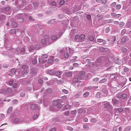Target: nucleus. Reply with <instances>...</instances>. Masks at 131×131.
Returning a JSON list of instances; mask_svg holds the SVG:
<instances>
[{"mask_svg": "<svg viewBox=\"0 0 131 131\" xmlns=\"http://www.w3.org/2000/svg\"><path fill=\"white\" fill-rule=\"evenodd\" d=\"M69 53L70 54H73V53L74 50L72 49V48H69Z\"/></svg>", "mask_w": 131, "mask_h": 131, "instance_id": "40", "label": "nucleus"}, {"mask_svg": "<svg viewBox=\"0 0 131 131\" xmlns=\"http://www.w3.org/2000/svg\"><path fill=\"white\" fill-rule=\"evenodd\" d=\"M5 117V115L4 114H0V118L1 119H2L4 118Z\"/></svg>", "mask_w": 131, "mask_h": 131, "instance_id": "57", "label": "nucleus"}, {"mask_svg": "<svg viewBox=\"0 0 131 131\" xmlns=\"http://www.w3.org/2000/svg\"><path fill=\"white\" fill-rule=\"evenodd\" d=\"M32 86H27L26 88V90L27 91H30L32 89Z\"/></svg>", "mask_w": 131, "mask_h": 131, "instance_id": "41", "label": "nucleus"}, {"mask_svg": "<svg viewBox=\"0 0 131 131\" xmlns=\"http://www.w3.org/2000/svg\"><path fill=\"white\" fill-rule=\"evenodd\" d=\"M38 83L39 84H42L43 83V80L42 79H39L38 80Z\"/></svg>", "mask_w": 131, "mask_h": 131, "instance_id": "64", "label": "nucleus"}, {"mask_svg": "<svg viewBox=\"0 0 131 131\" xmlns=\"http://www.w3.org/2000/svg\"><path fill=\"white\" fill-rule=\"evenodd\" d=\"M14 83V81L13 80H10L9 82V83L10 85H12Z\"/></svg>", "mask_w": 131, "mask_h": 131, "instance_id": "62", "label": "nucleus"}, {"mask_svg": "<svg viewBox=\"0 0 131 131\" xmlns=\"http://www.w3.org/2000/svg\"><path fill=\"white\" fill-rule=\"evenodd\" d=\"M6 90L7 94L11 92L12 90V89L10 88H8Z\"/></svg>", "mask_w": 131, "mask_h": 131, "instance_id": "34", "label": "nucleus"}, {"mask_svg": "<svg viewBox=\"0 0 131 131\" xmlns=\"http://www.w3.org/2000/svg\"><path fill=\"white\" fill-rule=\"evenodd\" d=\"M34 49V47L32 45H30L28 48V50L29 52L33 51Z\"/></svg>", "mask_w": 131, "mask_h": 131, "instance_id": "19", "label": "nucleus"}, {"mask_svg": "<svg viewBox=\"0 0 131 131\" xmlns=\"http://www.w3.org/2000/svg\"><path fill=\"white\" fill-rule=\"evenodd\" d=\"M37 106L36 104H32L31 105L30 108L32 110H34L37 107Z\"/></svg>", "mask_w": 131, "mask_h": 131, "instance_id": "22", "label": "nucleus"}, {"mask_svg": "<svg viewBox=\"0 0 131 131\" xmlns=\"http://www.w3.org/2000/svg\"><path fill=\"white\" fill-rule=\"evenodd\" d=\"M105 102V103L104 104V107L105 108L108 109L111 108H112V106L109 102Z\"/></svg>", "mask_w": 131, "mask_h": 131, "instance_id": "6", "label": "nucleus"}, {"mask_svg": "<svg viewBox=\"0 0 131 131\" xmlns=\"http://www.w3.org/2000/svg\"><path fill=\"white\" fill-rule=\"evenodd\" d=\"M114 61L116 63L118 64H119L120 63V61L119 60V59L118 58H116L115 59Z\"/></svg>", "mask_w": 131, "mask_h": 131, "instance_id": "32", "label": "nucleus"}, {"mask_svg": "<svg viewBox=\"0 0 131 131\" xmlns=\"http://www.w3.org/2000/svg\"><path fill=\"white\" fill-rule=\"evenodd\" d=\"M116 3L115 2H114L112 3H111L110 5V6L111 7H114L116 5Z\"/></svg>", "mask_w": 131, "mask_h": 131, "instance_id": "50", "label": "nucleus"}, {"mask_svg": "<svg viewBox=\"0 0 131 131\" xmlns=\"http://www.w3.org/2000/svg\"><path fill=\"white\" fill-rule=\"evenodd\" d=\"M90 94V93L88 92H86L83 94V96L86 97H88Z\"/></svg>", "mask_w": 131, "mask_h": 131, "instance_id": "25", "label": "nucleus"}, {"mask_svg": "<svg viewBox=\"0 0 131 131\" xmlns=\"http://www.w3.org/2000/svg\"><path fill=\"white\" fill-rule=\"evenodd\" d=\"M57 101L58 102V104L60 105V108H61L62 107V106L63 105V104H61L62 103V100H57Z\"/></svg>", "mask_w": 131, "mask_h": 131, "instance_id": "35", "label": "nucleus"}, {"mask_svg": "<svg viewBox=\"0 0 131 131\" xmlns=\"http://www.w3.org/2000/svg\"><path fill=\"white\" fill-rule=\"evenodd\" d=\"M126 26L128 28L131 27V23H128L126 24Z\"/></svg>", "mask_w": 131, "mask_h": 131, "instance_id": "61", "label": "nucleus"}, {"mask_svg": "<svg viewBox=\"0 0 131 131\" xmlns=\"http://www.w3.org/2000/svg\"><path fill=\"white\" fill-rule=\"evenodd\" d=\"M13 104H16L18 103V100L16 99H14L12 101Z\"/></svg>", "mask_w": 131, "mask_h": 131, "instance_id": "43", "label": "nucleus"}, {"mask_svg": "<svg viewBox=\"0 0 131 131\" xmlns=\"http://www.w3.org/2000/svg\"><path fill=\"white\" fill-rule=\"evenodd\" d=\"M10 7L9 6H7L6 7H5L4 8V10L6 11H9L10 9Z\"/></svg>", "mask_w": 131, "mask_h": 131, "instance_id": "45", "label": "nucleus"}, {"mask_svg": "<svg viewBox=\"0 0 131 131\" xmlns=\"http://www.w3.org/2000/svg\"><path fill=\"white\" fill-rule=\"evenodd\" d=\"M74 58H74L72 59H71L70 60V61L71 62H75L76 60V59H77L78 58V57L77 56L74 57Z\"/></svg>", "mask_w": 131, "mask_h": 131, "instance_id": "48", "label": "nucleus"}, {"mask_svg": "<svg viewBox=\"0 0 131 131\" xmlns=\"http://www.w3.org/2000/svg\"><path fill=\"white\" fill-rule=\"evenodd\" d=\"M121 50L122 52L124 53H127L128 51L127 49L124 47H122Z\"/></svg>", "mask_w": 131, "mask_h": 131, "instance_id": "14", "label": "nucleus"}, {"mask_svg": "<svg viewBox=\"0 0 131 131\" xmlns=\"http://www.w3.org/2000/svg\"><path fill=\"white\" fill-rule=\"evenodd\" d=\"M64 17V15H63L62 14H60L58 15V19H62Z\"/></svg>", "mask_w": 131, "mask_h": 131, "instance_id": "56", "label": "nucleus"}, {"mask_svg": "<svg viewBox=\"0 0 131 131\" xmlns=\"http://www.w3.org/2000/svg\"><path fill=\"white\" fill-rule=\"evenodd\" d=\"M16 31L15 29H12L10 31V33L13 34H15V33Z\"/></svg>", "mask_w": 131, "mask_h": 131, "instance_id": "52", "label": "nucleus"}, {"mask_svg": "<svg viewBox=\"0 0 131 131\" xmlns=\"http://www.w3.org/2000/svg\"><path fill=\"white\" fill-rule=\"evenodd\" d=\"M104 57H101L99 58L97 60V62L98 63H100L101 62L102 59L104 58Z\"/></svg>", "mask_w": 131, "mask_h": 131, "instance_id": "24", "label": "nucleus"}, {"mask_svg": "<svg viewBox=\"0 0 131 131\" xmlns=\"http://www.w3.org/2000/svg\"><path fill=\"white\" fill-rule=\"evenodd\" d=\"M127 95L125 94H124L121 95V97L123 99H125L127 98Z\"/></svg>", "mask_w": 131, "mask_h": 131, "instance_id": "33", "label": "nucleus"}, {"mask_svg": "<svg viewBox=\"0 0 131 131\" xmlns=\"http://www.w3.org/2000/svg\"><path fill=\"white\" fill-rule=\"evenodd\" d=\"M62 72L59 71L54 72V75H55L59 78H60L62 74Z\"/></svg>", "mask_w": 131, "mask_h": 131, "instance_id": "5", "label": "nucleus"}, {"mask_svg": "<svg viewBox=\"0 0 131 131\" xmlns=\"http://www.w3.org/2000/svg\"><path fill=\"white\" fill-rule=\"evenodd\" d=\"M29 19L30 21H35V19L32 18L31 16L29 17Z\"/></svg>", "mask_w": 131, "mask_h": 131, "instance_id": "63", "label": "nucleus"}, {"mask_svg": "<svg viewBox=\"0 0 131 131\" xmlns=\"http://www.w3.org/2000/svg\"><path fill=\"white\" fill-rule=\"evenodd\" d=\"M41 42L42 44L46 43V44L49 45L53 43V42L50 41L49 40V37L46 35L45 36L44 38L41 40Z\"/></svg>", "mask_w": 131, "mask_h": 131, "instance_id": "2", "label": "nucleus"}, {"mask_svg": "<svg viewBox=\"0 0 131 131\" xmlns=\"http://www.w3.org/2000/svg\"><path fill=\"white\" fill-rule=\"evenodd\" d=\"M5 18V16L3 15H2L0 16V21H4Z\"/></svg>", "mask_w": 131, "mask_h": 131, "instance_id": "23", "label": "nucleus"}, {"mask_svg": "<svg viewBox=\"0 0 131 131\" xmlns=\"http://www.w3.org/2000/svg\"><path fill=\"white\" fill-rule=\"evenodd\" d=\"M115 7L116 9H119L121 8V6L120 4H117L116 6Z\"/></svg>", "mask_w": 131, "mask_h": 131, "instance_id": "46", "label": "nucleus"}, {"mask_svg": "<svg viewBox=\"0 0 131 131\" xmlns=\"http://www.w3.org/2000/svg\"><path fill=\"white\" fill-rule=\"evenodd\" d=\"M83 109L82 108L78 109L77 110L78 113H79L80 114L82 113L83 112Z\"/></svg>", "mask_w": 131, "mask_h": 131, "instance_id": "28", "label": "nucleus"}, {"mask_svg": "<svg viewBox=\"0 0 131 131\" xmlns=\"http://www.w3.org/2000/svg\"><path fill=\"white\" fill-rule=\"evenodd\" d=\"M121 41L122 42H125L126 40V37L124 36L122 37L121 39Z\"/></svg>", "mask_w": 131, "mask_h": 131, "instance_id": "27", "label": "nucleus"}, {"mask_svg": "<svg viewBox=\"0 0 131 131\" xmlns=\"http://www.w3.org/2000/svg\"><path fill=\"white\" fill-rule=\"evenodd\" d=\"M131 129V126H127L125 128L124 131H129Z\"/></svg>", "mask_w": 131, "mask_h": 131, "instance_id": "36", "label": "nucleus"}, {"mask_svg": "<svg viewBox=\"0 0 131 131\" xmlns=\"http://www.w3.org/2000/svg\"><path fill=\"white\" fill-rule=\"evenodd\" d=\"M107 81V79H104L100 80V83H103Z\"/></svg>", "mask_w": 131, "mask_h": 131, "instance_id": "37", "label": "nucleus"}, {"mask_svg": "<svg viewBox=\"0 0 131 131\" xmlns=\"http://www.w3.org/2000/svg\"><path fill=\"white\" fill-rule=\"evenodd\" d=\"M39 62L40 63H45L47 61V60L43 58H40L39 59Z\"/></svg>", "mask_w": 131, "mask_h": 131, "instance_id": "10", "label": "nucleus"}, {"mask_svg": "<svg viewBox=\"0 0 131 131\" xmlns=\"http://www.w3.org/2000/svg\"><path fill=\"white\" fill-rule=\"evenodd\" d=\"M67 129L68 130L71 131H72L73 130V129L72 128L69 126L67 127Z\"/></svg>", "mask_w": 131, "mask_h": 131, "instance_id": "54", "label": "nucleus"}, {"mask_svg": "<svg viewBox=\"0 0 131 131\" xmlns=\"http://www.w3.org/2000/svg\"><path fill=\"white\" fill-rule=\"evenodd\" d=\"M37 59L36 57H35L34 59H32V63L33 64H36L37 63Z\"/></svg>", "mask_w": 131, "mask_h": 131, "instance_id": "15", "label": "nucleus"}, {"mask_svg": "<svg viewBox=\"0 0 131 131\" xmlns=\"http://www.w3.org/2000/svg\"><path fill=\"white\" fill-rule=\"evenodd\" d=\"M0 93L3 94H7L6 90L5 89H1L0 90Z\"/></svg>", "mask_w": 131, "mask_h": 131, "instance_id": "20", "label": "nucleus"}, {"mask_svg": "<svg viewBox=\"0 0 131 131\" xmlns=\"http://www.w3.org/2000/svg\"><path fill=\"white\" fill-rule=\"evenodd\" d=\"M45 91L46 92L49 93H51L52 92V90L51 89L49 88L46 89Z\"/></svg>", "mask_w": 131, "mask_h": 131, "instance_id": "18", "label": "nucleus"}, {"mask_svg": "<svg viewBox=\"0 0 131 131\" xmlns=\"http://www.w3.org/2000/svg\"><path fill=\"white\" fill-rule=\"evenodd\" d=\"M71 107V106L70 105L67 104L63 106L62 110L64 111L65 110L69 109Z\"/></svg>", "mask_w": 131, "mask_h": 131, "instance_id": "12", "label": "nucleus"}, {"mask_svg": "<svg viewBox=\"0 0 131 131\" xmlns=\"http://www.w3.org/2000/svg\"><path fill=\"white\" fill-rule=\"evenodd\" d=\"M37 71V68L35 67L32 68L30 71V73L34 76L36 74Z\"/></svg>", "mask_w": 131, "mask_h": 131, "instance_id": "4", "label": "nucleus"}, {"mask_svg": "<svg viewBox=\"0 0 131 131\" xmlns=\"http://www.w3.org/2000/svg\"><path fill=\"white\" fill-rule=\"evenodd\" d=\"M38 115L37 114H35L33 116V118L34 119H35L38 118Z\"/></svg>", "mask_w": 131, "mask_h": 131, "instance_id": "55", "label": "nucleus"}, {"mask_svg": "<svg viewBox=\"0 0 131 131\" xmlns=\"http://www.w3.org/2000/svg\"><path fill=\"white\" fill-rule=\"evenodd\" d=\"M83 127L84 129L86 130H88L89 128V127L86 124L84 125L83 126Z\"/></svg>", "mask_w": 131, "mask_h": 131, "instance_id": "38", "label": "nucleus"}, {"mask_svg": "<svg viewBox=\"0 0 131 131\" xmlns=\"http://www.w3.org/2000/svg\"><path fill=\"white\" fill-rule=\"evenodd\" d=\"M106 49H107L101 47L99 48L100 51L102 52H105Z\"/></svg>", "mask_w": 131, "mask_h": 131, "instance_id": "30", "label": "nucleus"}, {"mask_svg": "<svg viewBox=\"0 0 131 131\" xmlns=\"http://www.w3.org/2000/svg\"><path fill=\"white\" fill-rule=\"evenodd\" d=\"M85 38V35L82 34L80 36L78 34L75 35L74 40L75 41L77 42H81L84 41Z\"/></svg>", "mask_w": 131, "mask_h": 131, "instance_id": "1", "label": "nucleus"}, {"mask_svg": "<svg viewBox=\"0 0 131 131\" xmlns=\"http://www.w3.org/2000/svg\"><path fill=\"white\" fill-rule=\"evenodd\" d=\"M97 121V120L96 119L94 118H92L91 120V122L93 123L96 122Z\"/></svg>", "mask_w": 131, "mask_h": 131, "instance_id": "59", "label": "nucleus"}, {"mask_svg": "<svg viewBox=\"0 0 131 131\" xmlns=\"http://www.w3.org/2000/svg\"><path fill=\"white\" fill-rule=\"evenodd\" d=\"M23 121H20L19 119L18 118L15 119L14 120V122L15 124H20L22 123L23 122Z\"/></svg>", "mask_w": 131, "mask_h": 131, "instance_id": "11", "label": "nucleus"}, {"mask_svg": "<svg viewBox=\"0 0 131 131\" xmlns=\"http://www.w3.org/2000/svg\"><path fill=\"white\" fill-rule=\"evenodd\" d=\"M25 51V48L24 47H22L21 48L20 50V49L19 48H17L16 49V51L15 52V53L17 54H23L24 53Z\"/></svg>", "mask_w": 131, "mask_h": 131, "instance_id": "3", "label": "nucleus"}, {"mask_svg": "<svg viewBox=\"0 0 131 131\" xmlns=\"http://www.w3.org/2000/svg\"><path fill=\"white\" fill-rule=\"evenodd\" d=\"M126 31V30L125 29H124L122 30L121 32V35L122 36H123L125 33V32Z\"/></svg>", "mask_w": 131, "mask_h": 131, "instance_id": "53", "label": "nucleus"}, {"mask_svg": "<svg viewBox=\"0 0 131 131\" xmlns=\"http://www.w3.org/2000/svg\"><path fill=\"white\" fill-rule=\"evenodd\" d=\"M53 104L54 105H58V103L57 101H53Z\"/></svg>", "mask_w": 131, "mask_h": 131, "instance_id": "60", "label": "nucleus"}, {"mask_svg": "<svg viewBox=\"0 0 131 131\" xmlns=\"http://www.w3.org/2000/svg\"><path fill=\"white\" fill-rule=\"evenodd\" d=\"M79 80V78H75L73 79V81L74 83H76Z\"/></svg>", "mask_w": 131, "mask_h": 131, "instance_id": "31", "label": "nucleus"}, {"mask_svg": "<svg viewBox=\"0 0 131 131\" xmlns=\"http://www.w3.org/2000/svg\"><path fill=\"white\" fill-rule=\"evenodd\" d=\"M55 19H51L48 21V23L49 24H53L55 22Z\"/></svg>", "mask_w": 131, "mask_h": 131, "instance_id": "26", "label": "nucleus"}, {"mask_svg": "<svg viewBox=\"0 0 131 131\" xmlns=\"http://www.w3.org/2000/svg\"><path fill=\"white\" fill-rule=\"evenodd\" d=\"M54 71L53 70H47L46 71L47 74L51 75H54Z\"/></svg>", "mask_w": 131, "mask_h": 131, "instance_id": "7", "label": "nucleus"}, {"mask_svg": "<svg viewBox=\"0 0 131 131\" xmlns=\"http://www.w3.org/2000/svg\"><path fill=\"white\" fill-rule=\"evenodd\" d=\"M97 41L98 42L100 43V44L104 45L106 43V41L105 40L102 39H98Z\"/></svg>", "mask_w": 131, "mask_h": 131, "instance_id": "8", "label": "nucleus"}, {"mask_svg": "<svg viewBox=\"0 0 131 131\" xmlns=\"http://www.w3.org/2000/svg\"><path fill=\"white\" fill-rule=\"evenodd\" d=\"M62 91L63 93L66 94H68L69 93V92L68 90L65 89H62Z\"/></svg>", "mask_w": 131, "mask_h": 131, "instance_id": "49", "label": "nucleus"}, {"mask_svg": "<svg viewBox=\"0 0 131 131\" xmlns=\"http://www.w3.org/2000/svg\"><path fill=\"white\" fill-rule=\"evenodd\" d=\"M13 88L15 89H16L18 87V84L17 83H14L13 84Z\"/></svg>", "mask_w": 131, "mask_h": 131, "instance_id": "42", "label": "nucleus"}, {"mask_svg": "<svg viewBox=\"0 0 131 131\" xmlns=\"http://www.w3.org/2000/svg\"><path fill=\"white\" fill-rule=\"evenodd\" d=\"M27 73V71L26 70H24L21 72V74L20 75L18 74V77L19 78L23 77L25 74H26Z\"/></svg>", "mask_w": 131, "mask_h": 131, "instance_id": "9", "label": "nucleus"}, {"mask_svg": "<svg viewBox=\"0 0 131 131\" xmlns=\"http://www.w3.org/2000/svg\"><path fill=\"white\" fill-rule=\"evenodd\" d=\"M13 108L12 107H10L8 109L7 111V113L8 114L10 113L12 111Z\"/></svg>", "mask_w": 131, "mask_h": 131, "instance_id": "39", "label": "nucleus"}, {"mask_svg": "<svg viewBox=\"0 0 131 131\" xmlns=\"http://www.w3.org/2000/svg\"><path fill=\"white\" fill-rule=\"evenodd\" d=\"M11 73H14L15 74H16L15 72H16V70L14 69H12L10 71Z\"/></svg>", "mask_w": 131, "mask_h": 131, "instance_id": "47", "label": "nucleus"}, {"mask_svg": "<svg viewBox=\"0 0 131 131\" xmlns=\"http://www.w3.org/2000/svg\"><path fill=\"white\" fill-rule=\"evenodd\" d=\"M65 74L66 76L68 77H70L72 76V73L71 72H68L65 73Z\"/></svg>", "mask_w": 131, "mask_h": 131, "instance_id": "17", "label": "nucleus"}, {"mask_svg": "<svg viewBox=\"0 0 131 131\" xmlns=\"http://www.w3.org/2000/svg\"><path fill=\"white\" fill-rule=\"evenodd\" d=\"M116 110H117L119 113H121L123 111V108L122 107H120L119 108H117L116 109Z\"/></svg>", "mask_w": 131, "mask_h": 131, "instance_id": "29", "label": "nucleus"}, {"mask_svg": "<svg viewBox=\"0 0 131 131\" xmlns=\"http://www.w3.org/2000/svg\"><path fill=\"white\" fill-rule=\"evenodd\" d=\"M18 23L17 24L16 22H13L12 23V26L13 28H16L18 26Z\"/></svg>", "mask_w": 131, "mask_h": 131, "instance_id": "16", "label": "nucleus"}, {"mask_svg": "<svg viewBox=\"0 0 131 131\" xmlns=\"http://www.w3.org/2000/svg\"><path fill=\"white\" fill-rule=\"evenodd\" d=\"M113 41H112V42L111 43H110L109 45H112L114 43L113 42L115 41L116 40V37L115 36H113Z\"/></svg>", "mask_w": 131, "mask_h": 131, "instance_id": "44", "label": "nucleus"}, {"mask_svg": "<svg viewBox=\"0 0 131 131\" xmlns=\"http://www.w3.org/2000/svg\"><path fill=\"white\" fill-rule=\"evenodd\" d=\"M125 23L123 22H120L119 24V26L120 27H122L124 26Z\"/></svg>", "mask_w": 131, "mask_h": 131, "instance_id": "58", "label": "nucleus"}, {"mask_svg": "<svg viewBox=\"0 0 131 131\" xmlns=\"http://www.w3.org/2000/svg\"><path fill=\"white\" fill-rule=\"evenodd\" d=\"M58 38L57 37V36L56 35H53L51 37V39L53 40L54 41H53V42L55 41L56 40H57Z\"/></svg>", "mask_w": 131, "mask_h": 131, "instance_id": "21", "label": "nucleus"}, {"mask_svg": "<svg viewBox=\"0 0 131 131\" xmlns=\"http://www.w3.org/2000/svg\"><path fill=\"white\" fill-rule=\"evenodd\" d=\"M57 83L58 84H63L64 83V81L61 80H59L57 81Z\"/></svg>", "mask_w": 131, "mask_h": 131, "instance_id": "51", "label": "nucleus"}, {"mask_svg": "<svg viewBox=\"0 0 131 131\" xmlns=\"http://www.w3.org/2000/svg\"><path fill=\"white\" fill-rule=\"evenodd\" d=\"M24 21V19L23 18H19L17 20V22L18 24L20 25L21 24V23Z\"/></svg>", "mask_w": 131, "mask_h": 131, "instance_id": "13", "label": "nucleus"}]
</instances>
